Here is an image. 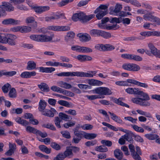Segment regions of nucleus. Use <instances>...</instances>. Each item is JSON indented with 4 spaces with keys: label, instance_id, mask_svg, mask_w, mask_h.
Here are the masks:
<instances>
[{
    "label": "nucleus",
    "instance_id": "obj_31",
    "mask_svg": "<svg viewBox=\"0 0 160 160\" xmlns=\"http://www.w3.org/2000/svg\"><path fill=\"white\" fill-rule=\"evenodd\" d=\"M143 17L145 20H148L151 21H153V22L154 21L156 17L150 13H147L146 14L145 13L143 15Z\"/></svg>",
    "mask_w": 160,
    "mask_h": 160
},
{
    "label": "nucleus",
    "instance_id": "obj_23",
    "mask_svg": "<svg viewBox=\"0 0 160 160\" xmlns=\"http://www.w3.org/2000/svg\"><path fill=\"white\" fill-rule=\"evenodd\" d=\"M40 71L43 72L51 73L54 71L55 69L53 67L44 68L43 67H39Z\"/></svg>",
    "mask_w": 160,
    "mask_h": 160
},
{
    "label": "nucleus",
    "instance_id": "obj_41",
    "mask_svg": "<svg viewBox=\"0 0 160 160\" xmlns=\"http://www.w3.org/2000/svg\"><path fill=\"white\" fill-rule=\"evenodd\" d=\"M92 50L91 48L85 47H81V52L83 53H88L91 52Z\"/></svg>",
    "mask_w": 160,
    "mask_h": 160
},
{
    "label": "nucleus",
    "instance_id": "obj_49",
    "mask_svg": "<svg viewBox=\"0 0 160 160\" xmlns=\"http://www.w3.org/2000/svg\"><path fill=\"white\" fill-rule=\"evenodd\" d=\"M54 118V122L56 126L58 128H61L60 123L62 121V120L58 117H55Z\"/></svg>",
    "mask_w": 160,
    "mask_h": 160
},
{
    "label": "nucleus",
    "instance_id": "obj_30",
    "mask_svg": "<svg viewBox=\"0 0 160 160\" xmlns=\"http://www.w3.org/2000/svg\"><path fill=\"white\" fill-rule=\"evenodd\" d=\"M47 106V102L44 100H40L39 103L38 109L41 112H42L45 110Z\"/></svg>",
    "mask_w": 160,
    "mask_h": 160
},
{
    "label": "nucleus",
    "instance_id": "obj_27",
    "mask_svg": "<svg viewBox=\"0 0 160 160\" xmlns=\"http://www.w3.org/2000/svg\"><path fill=\"white\" fill-rule=\"evenodd\" d=\"M58 116L61 120H64L66 121H69L72 119L70 116L62 112L59 113Z\"/></svg>",
    "mask_w": 160,
    "mask_h": 160
},
{
    "label": "nucleus",
    "instance_id": "obj_8",
    "mask_svg": "<svg viewBox=\"0 0 160 160\" xmlns=\"http://www.w3.org/2000/svg\"><path fill=\"white\" fill-rule=\"evenodd\" d=\"M49 30L56 31H66L70 30V27L68 26H51L48 27Z\"/></svg>",
    "mask_w": 160,
    "mask_h": 160
},
{
    "label": "nucleus",
    "instance_id": "obj_61",
    "mask_svg": "<svg viewBox=\"0 0 160 160\" xmlns=\"http://www.w3.org/2000/svg\"><path fill=\"white\" fill-rule=\"evenodd\" d=\"M58 103L60 105L67 107H69V105H70L69 103L65 101H64L62 100H60L58 101Z\"/></svg>",
    "mask_w": 160,
    "mask_h": 160
},
{
    "label": "nucleus",
    "instance_id": "obj_50",
    "mask_svg": "<svg viewBox=\"0 0 160 160\" xmlns=\"http://www.w3.org/2000/svg\"><path fill=\"white\" fill-rule=\"evenodd\" d=\"M132 127L135 131L137 132H144V130L142 128L139 127L137 125L135 124L132 125Z\"/></svg>",
    "mask_w": 160,
    "mask_h": 160
},
{
    "label": "nucleus",
    "instance_id": "obj_47",
    "mask_svg": "<svg viewBox=\"0 0 160 160\" xmlns=\"http://www.w3.org/2000/svg\"><path fill=\"white\" fill-rule=\"evenodd\" d=\"M96 49L101 51H105L104 44H98L95 46Z\"/></svg>",
    "mask_w": 160,
    "mask_h": 160
},
{
    "label": "nucleus",
    "instance_id": "obj_54",
    "mask_svg": "<svg viewBox=\"0 0 160 160\" xmlns=\"http://www.w3.org/2000/svg\"><path fill=\"white\" fill-rule=\"evenodd\" d=\"M61 93H62L64 95L70 97L73 96L74 95V94L72 92L66 90H63L62 89V90L61 91Z\"/></svg>",
    "mask_w": 160,
    "mask_h": 160
},
{
    "label": "nucleus",
    "instance_id": "obj_45",
    "mask_svg": "<svg viewBox=\"0 0 160 160\" xmlns=\"http://www.w3.org/2000/svg\"><path fill=\"white\" fill-rule=\"evenodd\" d=\"M42 127L53 131H56V128L52 124L48 123L47 124H43Z\"/></svg>",
    "mask_w": 160,
    "mask_h": 160
},
{
    "label": "nucleus",
    "instance_id": "obj_12",
    "mask_svg": "<svg viewBox=\"0 0 160 160\" xmlns=\"http://www.w3.org/2000/svg\"><path fill=\"white\" fill-rule=\"evenodd\" d=\"M57 75L59 77L80 76V73L75 72H62L57 74Z\"/></svg>",
    "mask_w": 160,
    "mask_h": 160
},
{
    "label": "nucleus",
    "instance_id": "obj_13",
    "mask_svg": "<svg viewBox=\"0 0 160 160\" xmlns=\"http://www.w3.org/2000/svg\"><path fill=\"white\" fill-rule=\"evenodd\" d=\"M34 11L38 14H41L50 9L48 6H34L33 8Z\"/></svg>",
    "mask_w": 160,
    "mask_h": 160
},
{
    "label": "nucleus",
    "instance_id": "obj_58",
    "mask_svg": "<svg viewBox=\"0 0 160 160\" xmlns=\"http://www.w3.org/2000/svg\"><path fill=\"white\" fill-rule=\"evenodd\" d=\"M105 51L112 50L115 49L114 47L109 44H104Z\"/></svg>",
    "mask_w": 160,
    "mask_h": 160
},
{
    "label": "nucleus",
    "instance_id": "obj_16",
    "mask_svg": "<svg viewBox=\"0 0 160 160\" xmlns=\"http://www.w3.org/2000/svg\"><path fill=\"white\" fill-rule=\"evenodd\" d=\"M57 84L60 87L66 89H69L72 88V86L70 84L62 81H58L57 82Z\"/></svg>",
    "mask_w": 160,
    "mask_h": 160
},
{
    "label": "nucleus",
    "instance_id": "obj_46",
    "mask_svg": "<svg viewBox=\"0 0 160 160\" xmlns=\"http://www.w3.org/2000/svg\"><path fill=\"white\" fill-rule=\"evenodd\" d=\"M60 18V16L57 15H55L53 16L48 17L45 18L46 21H50L55 19H58Z\"/></svg>",
    "mask_w": 160,
    "mask_h": 160
},
{
    "label": "nucleus",
    "instance_id": "obj_35",
    "mask_svg": "<svg viewBox=\"0 0 160 160\" xmlns=\"http://www.w3.org/2000/svg\"><path fill=\"white\" fill-rule=\"evenodd\" d=\"M16 121L18 123L20 124L23 126H26L28 124L29 122L26 120H24L20 117H17L16 119Z\"/></svg>",
    "mask_w": 160,
    "mask_h": 160
},
{
    "label": "nucleus",
    "instance_id": "obj_4",
    "mask_svg": "<svg viewBox=\"0 0 160 160\" xmlns=\"http://www.w3.org/2000/svg\"><path fill=\"white\" fill-rule=\"evenodd\" d=\"M92 93L99 94L100 97L102 95H108L112 93L111 90L108 88L105 87H99L91 91Z\"/></svg>",
    "mask_w": 160,
    "mask_h": 160
},
{
    "label": "nucleus",
    "instance_id": "obj_21",
    "mask_svg": "<svg viewBox=\"0 0 160 160\" xmlns=\"http://www.w3.org/2000/svg\"><path fill=\"white\" fill-rule=\"evenodd\" d=\"M108 113L110 115L111 118L112 119L118 123H122L123 122L122 121L120 118L119 117L113 113H112L110 112H108Z\"/></svg>",
    "mask_w": 160,
    "mask_h": 160
},
{
    "label": "nucleus",
    "instance_id": "obj_40",
    "mask_svg": "<svg viewBox=\"0 0 160 160\" xmlns=\"http://www.w3.org/2000/svg\"><path fill=\"white\" fill-rule=\"evenodd\" d=\"M86 97L89 100H92L98 98H103L104 96L100 97L99 95H87Z\"/></svg>",
    "mask_w": 160,
    "mask_h": 160
},
{
    "label": "nucleus",
    "instance_id": "obj_36",
    "mask_svg": "<svg viewBox=\"0 0 160 160\" xmlns=\"http://www.w3.org/2000/svg\"><path fill=\"white\" fill-rule=\"evenodd\" d=\"M42 115L50 117H53L54 116V114L52 111L48 109H45L42 112Z\"/></svg>",
    "mask_w": 160,
    "mask_h": 160
},
{
    "label": "nucleus",
    "instance_id": "obj_3",
    "mask_svg": "<svg viewBox=\"0 0 160 160\" xmlns=\"http://www.w3.org/2000/svg\"><path fill=\"white\" fill-rule=\"evenodd\" d=\"M108 6L104 4H101L95 11L94 13H97L96 16L98 19H101L108 13Z\"/></svg>",
    "mask_w": 160,
    "mask_h": 160
},
{
    "label": "nucleus",
    "instance_id": "obj_26",
    "mask_svg": "<svg viewBox=\"0 0 160 160\" xmlns=\"http://www.w3.org/2000/svg\"><path fill=\"white\" fill-rule=\"evenodd\" d=\"M114 154L116 158L119 160H121L123 156V153L120 150L117 149L114 151Z\"/></svg>",
    "mask_w": 160,
    "mask_h": 160
},
{
    "label": "nucleus",
    "instance_id": "obj_34",
    "mask_svg": "<svg viewBox=\"0 0 160 160\" xmlns=\"http://www.w3.org/2000/svg\"><path fill=\"white\" fill-rule=\"evenodd\" d=\"M95 150L96 151L101 152H106L108 150V148L104 145L97 146L96 147Z\"/></svg>",
    "mask_w": 160,
    "mask_h": 160
},
{
    "label": "nucleus",
    "instance_id": "obj_24",
    "mask_svg": "<svg viewBox=\"0 0 160 160\" xmlns=\"http://www.w3.org/2000/svg\"><path fill=\"white\" fill-rule=\"evenodd\" d=\"M38 88L42 91L44 92H48L50 89L48 85L45 83L42 82L38 85Z\"/></svg>",
    "mask_w": 160,
    "mask_h": 160
},
{
    "label": "nucleus",
    "instance_id": "obj_59",
    "mask_svg": "<svg viewBox=\"0 0 160 160\" xmlns=\"http://www.w3.org/2000/svg\"><path fill=\"white\" fill-rule=\"evenodd\" d=\"M65 158V156L63 153H61L58 154L53 160H63Z\"/></svg>",
    "mask_w": 160,
    "mask_h": 160
},
{
    "label": "nucleus",
    "instance_id": "obj_56",
    "mask_svg": "<svg viewBox=\"0 0 160 160\" xmlns=\"http://www.w3.org/2000/svg\"><path fill=\"white\" fill-rule=\"evenodd\" d=\"M80 17V13L78 12L73 14L72 16V19L73 21L76 22L79 20Z\"/></svg>",
    "mask_w": 160,
    "mask_h": 160
},
{
    "label": "nucleus",
    "instance_id": "obj_2",
    "mask_svg": "<svg viewBox=\"0 0 160 160\" xmlns=\"http://www.w3.org/2000/svg\"><path fill=\"white\" fill-rule=\"evenodd\" d=\"M30 38L32 40L36 42H47L52 40V36H48L46 34L32 35L30 36Z\"/></svg>",
    "mask_w": 160,
    "mask_h": 160
},
{
    "label": "nucleus",
    "instance_id": "obj_11",
    "mask_svg": "<svg viewBox=\"0 0 160 160\" xmlns=\"http://www.w3.org/2000/svg\"><path fill=\"white\" fill-rule=\"evenodd\" d=\"M94 15H86L83 12H81V22L85 23L94 17Z\"/></svg>",
    "mask_w": 160,
    "mask_h": 160
},
{
    "label": "nucleus",
    "instance_id": "obj_19",
    "mask_svg": "<svg viewBox=\"0 0 160 160\" xmlns=\"http://www.w3.org/2000/svg\"><path fill=\"white\" fill-rule=\"evenodd\" d=\"M36 67V64L33 60L29 61L27 62L26 69L28 70H32L35 69Z\"/></svg>",
    "mask_w": 160,
    "mask_h": 160
},
{
    "label": "nucleus",
    "instance_id": "obj_9",
    "mask_svg": "<svg viewBox=\"0 0 160 160\" xmlns=\"http://www.w3.org/2000/svg\"><path fill=\"white\" fill-rule=\"evenodd\" d=\"M0 8L2 10V12L5 11L11 12L14 10V7L11 4L8 2H3L2 4L0 6Z\"/></svg>",
    "mask_w": 160,
    "mask_h": 160
},
{
    "label": "nucleus",
    "instance_id": "obj_28",
    "mask_svg": "<svg viewBox=\"0 0 160 160\" xmlns=\"http://www.w3.org/2000/svg\"><path fill=\"white\" fill-rule=\"evenodd\" d=\"M18 29L22 33H26L30 31L31 28L27 26H22L18 27Z\"/></svg>",
    "mask_w": 160,
    "mask_h": 160
},
{
    "label": "nucleus",
    "instance_id": "obj_55",
    "mask_svg": "<svg viewBox=\"0 0 160 160\" xmlns=\"http://www.w3.org/2000/svg\"><path fill=\"white\" fill-rule=\"evenodd\" d=\"M124 119L125 120L128 121L133 123H136L137 121L138 120L137 118H134L130 116L125 117Z\"/></svg>",
    "mask_w": 160,
    "mask_h": 160
},
{
    "label": "nucleus",
    "instance_id": "obj_33",
    "mask_svg": "<svg viewBox=\"0 0 160 160\" xmlns=\"http://www.w3.org/2000/svg\"><path fill=\"white\" fill-rule=\"evenodd\" d=\"M113 102H114L122 106L128 108H129V106L122 101V99L121 98H119L118 99L115 98L113 100Z\"/></svg>",
    "mask_w": 160,
    "mask_h": 160
},
{
    "label": "nucleus",
    "instance_id": "obj_60",
    "mask_svg": "<svg viewBox=\"0 0 160 160\" xmlns=\"http://www.w3.org/2000/svg\"><path fill=\"white\" fill-rule=\"evenodd\" d=\"M61 133L64 138H71L70 133L67 131H62Z\"/></svg>",
    "mask_w": 160,
    "mask_h": 160
},
{
    "label": "nucleus",
    "instance_id": "obj_39",
    "mask_svg": "<svg viewBox=\"0 0 160 160\" xmlns=\"http://www.w3.org/2000/svg\"><path fill=\"white\" fill-rule=\"evenodd\" d=\"M100 36H101L105 38H108L111 37V34L110 33L101 30Z\"/></svg>",
    "mask_w": 160,
    "mask_h": 160
},
{
    "label": "nucleus",
    "instance_id": "obj_7",
    "mask_svg": "<svg viewBox=\"0 0 160 160\" xmlns=\"http://www.w3.org/2000/svg\"><path fill=\"white\" fill-rule=\"evenodd\" d=\"M122 68L125 70L133 71H137L140 69L138 65L135 64L130 63H124L122 65Z\"/></svg>",
    "mask_w": 160,
    "mask_h": 160
},
{
    "label": "nucleus",
    "instance_id": "obj_42",
    "mask_svg": "<svg viewBox=\"0 0 160 160\" xmlns=\"http://www.w3.org/2000/svg\"><path fill=\"white\" fill-rule=\"evenodd\" d=\"M39 147L41 151L44 152L47 154H49L51 152V149L48 148L45 145H41Z\"/></svg>",
    "mask_w": 160,
    "mask_h": 160
},
{
    "label": "nucleus",
    "instance_id": "obj_29",
    "mask_svg": "<svg viewBox=\"0 0 160 160\" xmlns=\"http://www.w3.org/2000/svg\"><path fill=\"white\" fill-rule=\"evenodd\" d=\"M122 8V5L117 3L116 4L115 8L111 9V12L112 13H116L120 12Z\"/></svg>",
    "mask_w": 160,
    "mask_h": 160
},
{
    "label": "nucleus",
    "instance_id": "obj_62",
    "mask_svg": "<svg viewBox=\"0 0 160 160\" xmlns=\"http://www.w3.org/2000/svg\"><path fill=\"white\" fill-rule=\"evenodd\" d=\"M97 136V135L96 134L88 133L87 139L89 140L93 139L96 138Z\"/></svg>",
    "mask_w": 160,
    "mask_h": 160
},
{
    "label": "nucleus",
    "instance_id": "obj_37",
    "mask_svg": "<svg viewBox=\"0 0 160 160\" xmlns=\"http://www.w3.org/2000/svg\"><path fill=\"white\" fill-rule=\"evenodd\" d=\"M38 130L35 128L30 126H27L26 128V130L27 132L30 133H32L36 135H37Z\"/></svg>",
    "mask_w": 160,
    "mask_h": 160
},
{
    "label": "nucleus",
    "instance_id": "obj_57",
    "mask_svg": "<svg viewBox=\"0 0 160 160\" xmlns=\"http://www.w3.org/2000/svg\"><path fill=\"white\" fill-rule=\"evenodd\" d=\"M4 75H6L8 76H12L15 75L17 72L15 71H11L6 72L3 70Z\"/></svg>",
    "mask_w": 160,
    "mask_h": 160
},
{
    "label": "nucleus",
    "instance_id": "obj_53",
    "mask_svg": "<svg viewBox=\"0 0 160 160\" xmlns=\"http://www.w3.org/2000/svg\"><path fill=\"white\" fill-rule=\"evenodd\" d=\"M101 143L104 146H106L108 147L111 146L112 145V142L109 140H103L101 141Z\"/></svg>",
    "mask_w": 160,
    "mask_h": 160
},
{
    "label": "nucleus",
    "instance_id": "obj_25",
    "mask_svg": "<svg viewBox=\"0 0 160 160\" xmlns=\"http://www.w3.org/2000/svg\"><path fill=\"white\" fill-rule=\"evenodd\" d=\"M132 133L130 131V133H128L122 136V137H124L125 140L128 141L130 143H133V140L132 138Z\"/></svg>",
    "mask_w": 160,
    "mask_h": 160
},
{
    "label": "nucleus",
    "instance_id": "obj_15",
    "mask_svg": "<svg viewBox=\"0 0 160 160\" xmlns=\"http://www.w3.org/2000/svg\"><path fill=\"white\" fill-rule=\"evenodd\" d=\"M36 73L35 71H25L22 72L20 75V77L22 78H29L32 76H35Z\"/></svg>",
    "mask_w": 160,
    "mask_h": 160
},
{
    "label": "nucleus",
    "instance_id": "obj_43",
    "mask_svg": "<svg viewBox=\"0 0 160 160\" xmlns=\"http://www.w3.org/2000/svg\"><path fill=\"white\" fill-rule=\"evenodd\" d=\"M92 58L89 56L86 55H81V62H85L87 61L92 60Z\"/></svg>",
    "mask_w": 160,
    "mask_h": 160
},
{
    "label": "nucleus",
    "instance_id": "obj_6",
    "mask_svg": "<svg viewBox=\"0 0 160 160\" xmlns=\"http://www.w3.org/2000/svg\"><path fill=\"white\" fill-rule=\"evenodd\" d=\"M17 37L12 34H5V38L4 44L8 43L11 46H15L16 45V40Z\"/></svg>",
    "mask_w": 160,
    "mask_h": 160
},
{
    "label": "nucleus",
    "instance_id": "obj_52",
    "mask_svg": "<svg viewBox=\"0 0 160 160\" xmlns=\"http://www.w3.org/2000/svg\"><path fill=\"white\" fill-rule=\"evenodd\" d=\"M11 88V86L10 84L7 83L2 87V89L4 93H7L8 92L9 89Z\"/></svg>",
    "mask_w": 160,
    "mask_h": 160
},
{
    "label": "nucleus",
    "instance_id": "obj_17",
    "mask_svg": "<svg viewBox=\"0 0 160 160\" xmlns=\"http://www.w3.org/2000/svg\"><path fill=\"white\" fill-rule=\"evenodd\" d=\"M74 149H76V150H78L79 148H77L76 147H69L67 148L66 150L64 152L63 154L65 156V157H68L70 155H72V151Z\"/></svg>",
    "mask_w": 160,
    "mask_h": 160
},
{
    "label": "nucleus",
    "instance_id": "obj_44",
    "mask_svg": "<svg viewBox=\"0 0 160 160\" xmlns=\"http://www.w3.org/2000/svg\"><path fill=\"white\" fill-rule=\"evenodd\" d=\"M8 95L11 98H15L17 97L16 91L14 88H12L9 92Z\"/></svg>",
    "mask_w": 160,
    "mask_h": 160
},
{
    "label": "nucleus",
    "instance_id": "obj_32",
    "mask_svg": "<svg viewBox=\"0 0 160 160\" xmlns=\"http://www.w3.org/2000/svg\"><path fill=\"white\" fill-rule=\"evenodd\" d=\"M75 36L74 33L72 31H70L67 33V35L65 37V40L68 42L71 39L73 38Z\"/></svg>",
    "mask_w": 160,
    "mask_h": 160
},
{
    "label": "nucleus",
    "instance_id": "obj_10",
    "mask_svg": "<svg viewBox=\"0 0 160 160\" xmlns=\"http://www.w3.org/2000/svg\"><path fill=\"white\" fill-rule=\"evenodd\" d=\"M81 82L88 83V84L91 86H99L102 85L103 82L98 80L95 79H86L84 81H82Z\"/></svg>",
    "mask_w": 160,
    "mask_h": 160
},
{
    "label": "nucleus",
    "instance_id": "obj_22",
    "mask_svg": "<svg viewBox=\"0 0 160 160\" xmlns=\"http://www.w3.org/2000/svg\"><path fill=\"white\" fill-rule=\"evenodd\" d=\"M108 113L110 115L111 118L112 119L118 123H122L123 122L122 121L120 118L119 117L113 113H112L110 112H108Z\"/></svg>",
    "mask_w": 160,
    "mask_h": 160
},
{
    "label": "nucleus",
    "instance_id": "obj_18",
    "mask_svg": "<svg viewBox=\"0 0 160 160\" xmlns=\"http://www.w3.org/2000/svg\"><path fill=\"white\" fill-rule=\"evenodd\" d=\"M91 39L90 35L87 33H81V41L83 42H87Z\"/></svg>",
    "mask_w": 160,
    "mask_h": 160
},
{
    "label": "nucleus",
    "instance_id": "obj_5",
    "mask_svg": "<svg viewBox=\"0 0 160 160\" xmlns=\"http://www.w3.org/2000/svg\"><path fill=\"white\" fill-rule=\"evenodd\" d=\"M138 113L142 116L138 117V120L141 122H146L147 120L146 117L149 118H152V116L151 114L148 112L144 111L142 110L138 109L136 110Z\"/></svg>",
    "mask_w": 160,
    "mask_h": 160
},
{
    "label": "nucleus",
    "instance_id": "obj_38",
    "mask_svg": "<svg viewBox=\"0 0 160 160\" xmlns=\"http://www.w3.org/2000/svg\"><path fill=\"white\" fill-rule=\"evenodd\" d=\"M100 30L98 29H92L90 31L89 33L93 36H100Z\"/></svg>",
    "mask_w": 160,
    "mask_h": 160
},
{
    "label": "nucleus",
    "instance_id": "obj_1",
    "mask_svg": "<svg viewBox=\"0 0 160 160\" xmlns=\"http://www.w3.org/2000/svg\"><path fill=\"white\" fill-rule=\"evenodd\" d=\"M125 91L128 94L138 95L143 98H132V101L133 103L143 107H148L150 105V102L147 101L150 99L148 95L139 88H128L125 89Z\"/></svg>",
    "mask_w": 160,
    "mask_h": 160
},
{
    "label": "nucleus",
    "instance_id": "obj_64",
    "mask_svg": "<svg viewBox=\"0 0 160 160\" xmlns=\"http://www.w3.org/2000/svg\"><path fill=\"white\" fill-rule=\"evenodd\" d=\"M93 127L92 125L88 124H85L81 126V128L84 130H91Z\"/></svg>",
    "mask_w": 160,
    "mask_h": 160
},
{
    "label": "nucleus",
    "instance_id": "obj_14",
    "mask_svg": "<svg viewBox=\"0 0 160 160\" xmlns=\"http://www.w3.org/2000/svg\"><path fill=\"white\" fill-rule=\"evenodd\" d=\"M20 22V20H15L12 18H9L5 19L2 21V24L4 25L8 24L16 25L19 24Z\"/></svg>",
    "mask_w": 160,
    "mask_h": 160
},
{
    "label": "nucleus",
    "instance_id": "obj_20",
    "mask_svg": "<svg viewBox=\"0 0 160 160\" xmlns=\"http://www.w3.org/2000/svg\"><path fill=\"white\" fill-rule=\"evenodd\" d=\"M148 46L150 50L151 53L156 57L159 50H158L151 43H149Z\"/></svg>",
    "mask_w": 160,
    "mask_h": 160
},
{
    "label": "nucleus",
    "instance_id": "obj_63",
    "mask_svg": "<svg viewBox=\"0 0 160 160\" xmlns=\"http://www.w3.org/2000/svg\"><path fill=\"white\" fill-rule=\"evenodd\" d=\"M75 124V122L72 121L65 123L64 124H63V126L66 128H68L69 127L73 126Z\"/></svg>",
    "mask_w": 160,
    "mask_h": 160
},
{
    "label": "nucleus",
    "instance_id": "obj_51",
    "mask_svg": "<svg viewBox=\"0 0 160 160\" xmlns=\"http://www.w3.org/2000/svg\"><path fill=\"white\" fill-rule=\"evenodd\" d=\"M145 136L147 138L150 140L155 139L157 138L158 137V136L156 134H146L145 135Z\"/></svg>",
    "mask_w": 160,
    "mask_h": 160
},
{
    "label": "nucleus",
    "instance_id": "obj_48",
    "mask_svg": "<svg viewBox=\"0 0 160 160\" xmlns=\"http://www.w3.org/2000/svg\"><path fill=\"white\" fill-rule=\"evenodd\" d=\"M109 20V19L108 17L104 18L101 20L102 22L98 24V26L99 28L101 29H104V27L102 26V24L107 22Z\"/></svg>",
    "mask_w": 160,
    "mask_h": 160
}]
</instances>
